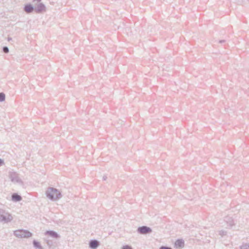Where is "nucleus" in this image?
Segmentation results:
<instances>
[{
  "mask_svg": "<svg viewBox=\"0 0 249 249\" xmlns=\"http://www.w3.org/2000/svg\"><path fill=\"white\" fill-rule=\"evenodd\" d=\"M159 249H172L171 247L162 246Z\"/></svg>",
  "mask_w": 249,
  "mask_h": 249,
  "instance_id": "6ab92c4d",
  "label": "nucleus"
},
{
  "mask_svg": "<svg viewBox=\"0 0 249 249\" xmlns=\"http://www.w3.org/2000/svg\"><path fill=\"white\" fill-rule=\"evenodd\" d=\"M4 164V160L0 159V167Z\"/></svg>",
  "mask_w": 249,
  "mask_h": 249,
  "instance_id": "412c9836",
  "label": "nucleus"
},
{
  "mask_svg": "<svg viewBox=\"0 0 249 249\" xmlns=\"http://www.w3.org/2000/svg\"><path fill=\"white\" fill-rule=\"evenodd\" d=\"M5 99V95L3 92H0V102H2Z\"/></svg>",
  "mask_w": 249,
  "mask_h": 249,
  "instance_id": "4468645a",
  "label": "nucleus"
},
{
  "mask_svg": "<svg viewBox=\"0 0 249 249\" xmlns=\"http://www.w3.org/2000/svg\"><path fill=\"white\" fill-rule=\"evenodd\" d=\"M14 234L18 238H29L32 236V233L27 230H18L14 231Z\"/></svg>",
  "mask_w": 249,
  "mask_h": 249,
  "instance_id": "7ed1b4c3",
  "label": "nucleus"
},
{
  "mask_svg": "<svg viewBox=\"0 0 249 249\" xmlns=\"http://www.w3.org/2000/svg\"><path fill=\"white\" fill-rule=\"evenodd\" d=\"M13 216L5 210L0 208V221L7 223L13 220Z\"/></svg>",
  "mask_w": 249,
  "mask_h": 249,
  "instance_id": "f03ea898",
  "label": "nucleus"
},
{
  "mask_svg": "<svg viewBox=\"0 0 249 249\" xmlns=\"http://www.w3.org/2000/svg\"><path fill=\"white\" fill-rule=\"evenodd\" d=\"M2 51L3 53H7L9 52V48L6 46H4L2 48Z\"/></svg>",
  "mask_w": 249,
  "mask_h": 249,
  "instance_id": "f3484780",
  "label": "nucleus"
},
{
  "mask_svg": "<svg viewBox=\"0 0 249 249\" xmlns=\"http://www.w3.org/2000/svg\"><path fill=\"white\" fill-rule=\"evenodd\" d=\"M99 245L100 243L97 240L92 239L89 242V247L91 249H96Z\"/></svg>",
  "mask_w": 249,
  "mask_h": 249,
  "instance_id": "6e6552de",
  "label": "nucleus"
},
{
  "mask_svg": "<svg viewBox=\"0 0 249 249\" xmlns=\"http://www.w3.org/2000/svg\"><path fill=\"white\" fill-rule=\"evenodd\" d=\"M225 42H226L225 40H220L219 41V43H225Z\"/></svg>",
  "mask_w": 249,
  "mask_h": 249,
  "instance_id": "4be33fe9",
  "label": "nucleus"
},
{
  "mask_svg": "<svg viewBox=\"0 0 249 249\" xmlns=\"http://www.w3.org/2000/svg\"><path fill=\"white\" fill-rule=\"evenodd\" d=\"M240 249H249V244H245L240 247Z\"/></svg>",
  "mask_w": 249,
  "mask_h": 249,
  "instance_id": "dca6fc26",
  "label": "nucleus"
},
{
  "mask_svg": "<svg viewBox=\"0 0 249 249\" xmlns=\"http://www.w3.org/2000/svg\"><path fill=\"white\" fill-rule=\"evenodd\" d=\"M45 233L46 234L56 239L59 238L60 237L59 235H58L56 232L53 231H48L46 232Z\"/></svg>",
  "mask_w": 249,
  "mask_h": 249,
  "instance_id": "1a4fd4ad",
  "label": "nucleus"
},
{
  "mask_svg": "<svg viewBox=\"0 0 249 249\" xmlns=\"http://www.w3.org/2000/svg\"><path fill=\"white\" fill-rule=\"evenodd\" d=\"M165 74H162V76H165Z\"/></svg>",
  "mask_w": 249,
  "mask_h": 249,
  "instance_id": "a878e982",
  "label": "nucleus"
},
{
  "mask_svg": "<svg viewBox=\"0 0 249 249\" xmlns=\"http://www.w3.org/2000/svg\"><path fill=\"white\" fill-rule=\"evenodd\" d=\"M46 244H47V246L49 247V248H51V247L53 246V242L51 240H47L46 241Z\"/></svg>",
  "mask_w": 249,
  "mask_h": 249,
  "instance_id": "2eb2a0df",
  "label": "nucleus"
},
{
  "mask_svg": "<svg viewBox=\"0 0 249 249\" xmlns=\"http://www.w3.org/2000/svg\"><path fill=\"white\" fill-rule=\"evenodd\" d=\"M220 234L221 236H223L224 235H226V231H220Z\"/></svg>",
  "mask_w": 249,
  "mask_h": 249,
  "instance_id": "aec40b11",
  "label": "nucleus"
},
{
  "mask_svg": "<svg viewBox=\"0 0 249 249\" xmlns=\"http://www.w3.org/2000/svg\"><path fill=\"white\" fill-rule=\"evenodd\" d=\"M35 12L37 14L42 13L46 11V8L45 5L42 3H38L35 6Z\"/></svg>",
  "mask_w": 249,
  "mask_h": 249,
  "instance_id": "423d86ee",
  "label": "nucleus"
},
{
  "mask_svg": "<svg viewBox=\"0 0 249 249\" xmlns=\"http://www.w3.org/2000/svg\"><path fill=\"white\" fill-rule=\"evenodd\" d=\"M41 0H33V1H37V2H40Z\"/></svg>",
  "mask_w": 249,
  "mask_h": 249,
  "instance_id": "393cba45",
  "label": "nucleus"
},
{
  "mask_svg": "<svg viewBox=\"0 0 249 249\" xmlns=\"http://www.w3.org/2000/svg\"><path fill=\"white\" fill-rule=\"evenodd\" d=\"M47 197L50 200H57L61 198V192L57 189L53 187H49L46 191Z\"/></svg>",
  "mask_w": 249,
  "mask_h": 249,
  "instance_id": "f257e3e1",
  "label": "nucleus"
},
{
  "mask_svg": "<svg viewBox=\"0 0 249 249\" xmlns=\"http://www.w3.org/2000/svg\"><path fill=\"white\" fill-rule=\"evenodd\" d=\"M23 10L27 14H30L35 11L34 6L31 3H28L24 5Z\"/></svg>",
  "mask_w": 249,
  "mask_h": 249,
  "instance_id": "0eeeda50",
  "label": "nucleus"
},
{
  "mask_svg": "<svg viewBox=\"0 0 249 249\" xmlns=\"http://www.w3.org/2000/svg\"><path fill=\"white\" fill-rule=\"evenodd\" d=\"M12 40V38H11V37H8V41H10V40Z\"/></svg>",
  "mask_w": 249,
  "mask_h": 249,
  "instance_id": "b1692460",
  "label": "nucleus"
},
{
  "mask_svg": "<svg viewBox=\"0 0 249 249\" xmlns=\"http://www.w3.org/2000/svg\"><path fill=\"white\" fill-rule=\"evenodd\" d=\"M9 178L12 182L20 184H22L23 182L20 178L19 175L16 172H11L10 173Z\"/></svg>",
  "mask_w": 249,
  "mask_h": 249,
  "instance_id": "20e7f679",
  "label": "nucleus"
},
{
  "mask_svg": "<svg viewBox=\"0 0 249 249\" xmlns=\"http://www.w3.org/2000/svg\"><path fill=\"white\" fill-rule=\"evenodd\" d=\"M225 222L227 223L228 226L230 227H231L233 225H234L233 219L230 217H227L225 219Z\"/></svg>",
  "mask_w": 249,
  "mask_h": 249,
  "instance_id": "f8f14e48",
  "label": "nucleus"
},
{
  "mask_svg": "<svg viewBox=\"0 0 249 249\" xmlns=\"http://www.w3.org/2000/svg\"><path fill=\"white\" fill-rule=\"evenodd\" d=\"M122 249H133L132 248L129 246V245H124V246H123V247L122 248Z\"/></svg>",
  "mask_w": 249,
  "mask_h": 249,
  "instance_id": "a211bd4d",
  "label": "nucleus"
},
{
  "mask_svg": "<svg viewBox=\"0 0 249 249\" xmlns=\"http://www.w3.org/2000/svg\"><path fill=\"white\" fill-rule=\"evenodd\" d=\"M34 247L38 249H44L43 247L41 246L40 243L38 241H37L34 240L33 242Z\"/></svg>",
  "mask_w": 249,
  "mask_h": 249,
  "instance_id": "ddd939ff",
  "label": "nucleus"
},
{
  "mask_svg": "<svg viewBox=\"0 0 249 249\" xmlns=\"http://www.w3.org/2000/svg\"><path fill=\"white\" fill-rule=\"evenodd\" d=\"M184 245V242L182 239H178L175 243V246L177 248H182Z\"/></svg>",
  "mask_w": 249,
  "mask_h": 249,
  "instance_id": "9d476101",
  "label": "nucleus"
},
{
  "mask_svg": "<svg viewBox=\"0 0 249 249\" xmlns=\"http://www.w3.org/2000/svg\"><path fill=\"white\" fill-rule=\"evenodd\" d=\"M12 199L13 201L15 202H18L22 199V197L18 195L17 193H14L12 195Z\"/></svg>",
  "mask_w": 249,
  "mask_h": 249,
  "instance_id": "9b49d317",
  "label": "nucleus"
},
{
  "mask_svg": "<svg viewBox=\"0 0 249 249\" xmlns=\"http://www.w3.org/2000/svg\"><path fill=\"white\" fill-rule=\"evenodd\" d=\"M107 177L106 176H103V179L104 180H106L107 179Z\"/></svg>",
  "mask_w": 249,
  "mask_h": 249,
  "instance_id": "5701e85b",
  "label": "nucleus"
},
{
  "mask_svg": "<svg viewBox=\"0 0 249 249\" xmlns=\"http://www.w3.org/2000/svg\"><path fill=\"white\" fill-rule=\"evenodd\" d=\"M137 231L138 233L141 234H147L151 233L152 230L149 227L146 226H142L141 227H139L138 228Z\"/></svg>",
  "mask_w": 249,
  "mask_h": 249,
  "instance_id": "39448f33",
  "label": "nucleus"
}]
</instances>
